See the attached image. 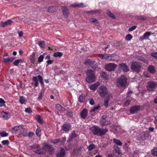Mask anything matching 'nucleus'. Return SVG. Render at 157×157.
I'll return each instance as SVG.
<instances>
[{
  "mask_svg": "<svg viewBox=\"0 0 157 157\" xmlns=\"http://www.w3.org/2000/svg\"><path fill=\"white\" fill-rule=\"evenodd\" d=\"M88 111L86 109H84L80 113L81 117L83 119H86L87 116Z\"/></svg>",
  "mask_w": 157,
  "mask_h": 157,
  "instance_id": "dca6fc26",
  "label": "nucleus"
},
{
  "mask_svg": "<svg viewBox=\"0 0 157 157\" xmlns=\"http://www.w3.org/2000/svg\"><path fill=\"white\" fill-rule=\"evenodd\" d=\"M2 143L3 145H8L9 143V141L7 140L2 141Z\"/></svg>",
  "mask_w": 157,
  "mask_h": 157,
  "instance_id": "3c124183",
  "label": "nucleus"
},
{
  "mask_svg": "<svg viewBox=\"0 0 157 157\" xmlns=\"http://www.w3.org/2000/svg\"><path fill=\"white\" fill-rule=\"evenodd\" d=\"M136 28V26H132L128 29V31L129 32L132 31L134 30Z\"/></svg>",
  "mask_w": 157,
  "mask_h": 157,
  "instance_id": "864d4df0",
  "label": "nucleus"
},
{
  "mask_svg": "<svg viewBox=\"0 0 157 157\" xmlns=\"http://www.w3.org/2000/svg\"><path fill=\"white\" fill-rule=\"evenodd\" d=\"M19 127H21V125L16 126L13 127L10 129V131L12 133H15L16 132L18 131L19 129Z\"/></svg>",
  "mask_w": 157,
  "mask_h": 157,
  "instance_id": "5701e85b",
  "label": "nucleus"
},
{
  "mask_svg": "<svg viewBox=\"0 0 157 157\" xmlns=\"http://www.w3.org/2000/svg\"><path fill=\"white\" fill-rule=\"evenodd\" d=\"M36 134L38 136H40L41 134V129L40 128H37L36 130Z\"/></svg>",
  "mask_w": 157,
  "mask_h": 157,
  "instance_id": "a19ab883",
  "label": "nucleus"
},
{
  "mask_svg": "<svg viewBox=\"0 0 157 157\" xmlns=\"http://www.w3.org/2000/svg\"><path fill=\"white\" fill-rule=\"evenodd\" d=\"M33 150L35 153L39 155L44 154L46 152V150L44 147H42V148H40V145L39 144H33L30 147Z\"/></svg>",
  "mask_w": 157,
  "mask_h": 157,
  "instance_id": "20e7f679",
  "label": "nucleus"
},
{
  "mask_svg": "<svg viewBox=\"0 0 157 157\" xmlns=\"http://www.w3.org/2000/svg\"><path fill=\"white\" fill-rule=\"evenodd\" d=\"M94 62V61H91L90 60H87L85 61L84 63L86 64L89 65L92 67V65L93 64Z\"/></svg>",
  "mask_w": 157,
  "mask_h": 157,
  "instance_id": "72a5a7b5",
  "label": "nucleus"
},
{
  "mask_svg": "<svg viewBox=\"0 0 157 157\" xmlns=\"http://www.w3.org/2000/svg\"><path fill=\"white\" fill-rule=\"evenodd\" d=\"M43 147L47 149L49 154H53L54 153V149L52 145L45 144Z\"/></svg>",
  "mask_w": 157,
  "mask_h": 157,
  "instance_id": "f8f14e48",
  "label": "nucleus"
},
{
  "mask_svg": "<svg viewBox=\"0 0 157 157\" xmlns=\"http://www.w3.org/2000/svg\"><path fill=\"white\" fill-rule=\"evenodd\" d=\"M86 73L87 76L86 80L87 82L90 83L95 81L96 78L93 71L90 69L88 70Z\"/></svg>",
  "mask_w": 157,
  "mask_h": 157,
  "instance_id": "7ed1b4c3",
  "label": "nucleus"
},
{
  "mask_svg": "<svg viewBox=\"0 0 157 157\" xmlns=\"http://www.w3.org/2000/svg\"><path fill=\"white\" fill-rule=\"evenodd\" d=\"M38 79L40 82L41 83L42 85H44L43 82V79L42 77L40 75H38L37 77L34 76L33 77V80L35 82V85L36 87H37L38 85Z\"/></svg>",
  "mask_w": 157,
  "mask_h": 157,
  "instance_id": "1a4fd4ad",
  "label": "nucleus"
},
{
  "mask_svg": "<svg viewBox=\"0 0 157 157\" xmlns=\"http://www.w3.org/2000/svg\"><path fill=\"white\" fill-rule=\"evenodd\" d=\"M76 136V135L75 132V131H73L72 132L71 135L69 136L68 139V140L69 141H71L72 139Z\"/></svg>",
  "mask_w": 157,
  "mask_h": 157,
  "instance_id": "393cba45",
  "label": "nucleus"
},
{
  "mask_svg": "<svg viewBox=\"0 0 157 157\" xmlns=\"http://www.w3.org/2000/svg\"><path fill=\"white\" fill-rule=\"evenodd\" d=\"M112 96V94H109L108 96H107L106 98L105 99V100H107V101H109V99H110V97Z\"/></svg>",
  "mask_w": 157,
  "mask_h": 157,
  "instance_id": "e2e57ef3",
  "label": "nucleus"
},
{
  "mask_svg": "<svg viewBox=\"0 0 157 157\" xmlns=\"http://www.w3.org/2000/svg\"><path fill=\"white\" fill-rule=\"evenodd\" d=\"M19 63L18 59H17L14 61V62L13 63V64L14 65L17 66L19 64Z\"/></svg>",
  "mask_w": 157,
  "mask_h": 157,
  "instance_id": "13d9d810",
  "label": "nucleus"
},
{
  "mask_svg": "<svg viewBox=\"0 0 157 157\" xmlns=\"http://www.w3.org/2000/svg\"><path fill=\"white\" fill-rule=\"evenodd\" d=\"M90 103L91 105H94V100L92 99L91 98L90 101Z\"/></svg>",
  "mask_w": 157,
  "mask_h": 157,
  "instance_id": "69168bd1",
  "label": "nucleus"
},
{
  "mask_svg": "<svg viewBox=\"0 0 157 157\" xmlns=\"http://www.w3.org/2000/svg\"><path fill=\"white\" fill-rule=\"evenodd\" d=\"M56 10L55 7L54 6L50 7L48 9V11L49 13H52Z\"/></svg>",
  "mask_w": 157,
  "mask_h": 157,
  "instance_id": "c9c22d12",
  "label": "nucleus"
},
{
  "mask_svg": "<svg viewBox=\"0 0 157 157\" xmlns=\"http://www.w3.org/2000/svg\"><path fill=\"white\" fill-rule=\"evenodd\" d=\"M63 55L61 52H56L54 53V56L55 57H61Z\"/></svg>",
  "mask_w": 157,
  "mask_h": 157,
  "instance_id": "37998d69",
  "label": "nucleus"
},
{
  "mask_svg": "<svg viewBox=\"0 0 157 157\" xmlns=\"http://www.w3.org/2000/svg\"><path fill=\"white\" fill-rule=\"evenodd\" d=\"M116 56H114L113 55L105 54L101 55L100 57L101 58L104 59H109L110 60L115 61V57Z\"/></svg>",
  "mask_w": 157,
  "mask_h": 157,
  "instance_id": "6e6552de",
  "label": "nucleus"
},
{
  "mask_svg": "<svg viewBox=\"0 0 157 157\" xmlns=\"http://www.w3.org/2000/svg\"><path fill=\"white\" fill-rule=\"evenodd\" d=\"M131 101L129 100H127L125 101L124 103V106H128L131 102Z\"/></svg>",
  "mask_w": 157,
  "mask_h": 157,
  "instance_id": "de8ad7c7",
  "label": "nucleus"
},
{
  "mask_svg": "<svg viewBox=\"0 0 157 157\" xmlns=\"http://www.w3.org/2000/svg\"><path fill=\"white\" fill-rule=\"evenodd\" d=\"M136 58L138 60H140L143 61L144 63L147 64L148 63V61L143 57L140 56H136Z\"/></svg>",
  "mask_w": 157,
  "mask_h": 157,
  "instance_id": "b1692460",
  "label": "nucleus"
},
{
  "mask_svg": "<svg viewBox=\"0 0 157 157\" xmlns=\"http://www.w3.org/2000/svg\"><path fill=\"white\" fill-rule=\"evenodd\" d=\"M39 45L41 48H43L45 46V44L44 41H41L38 42Z\"/></svg>",
  "mask_w": 157,
  "mask_h": 157,
  "instance_id": "58836bf2",
  "label": "nucleus"
},
{
  "mask_svg": "<svg viewBox=\"0 0 157 157\" xmlns=\"http://www.w3.org/2000/svg\"><path fill=\"white\" fill-rule=\"evenodd\" d=\"M132 92L131 90H129L128 91V92L127 93V97H130L131 95V94H132Z\"/></svg>",
  "mask_w": 157,
  "mask_h": 157,
  "instance_id": "4d7b16f0",
  "label": "nucleus"
},
{
  "mask_svg": "<svg viewBox=\"0 0 157 157\" xmlns=\"http://www.w3.org/2000/svg\"><path fill=\"white\" fill-rule=\"evenodd\" d=\"M140 109L139 105H135L130 107L129 110L130 113L131 114H134L139 111Z\"/></svg>",
  "mask_w": 157,
  "mask_h": 157,
  "instance_id": "ddd939ff",
  "label": "nucleus"
},
{
  "mask_svg": "<svg viewBox=\"0 0 157 157\" xmlns=\"http://www.w3.org/2000/svg\"><path fill=\"white\" fill-rule=\"evenodd\" d=\"M132 36L130 34H128L126 36V39L128 40H130L132 38Z\"/></svg>",
  "mask_w": 157,
  "mask_h": 157,
  "instance_id": "49530a36",
  "label": "nucleus"
},
{
  "mask_svg": "<svg viewBox=\"0 0 157 157\" xmlns=\"http://www.w3.org/2000/svg\"><path fill=\"white\" fill-rule=\"evenodd\" d=\"M65 155V150L63 148H61L59 151V152L57 155V157H63Z\"/></svg>",
  "mask_w": 157,
  "mask_h": 157,
  "instance_id": "aec40b11",
  "label": "nucleus"
},
{
  "mask_svg": "<svg viewBox=\"0 0 157 157\" xmlns=\"http://www.w3.org/2000/svg\"><path fill=\"white\" fill-rule=\"evenodd\" d=\"M60 141V139H56L55 140H52L51 141V142L52 143H53L54 144H57L58 142H59Z\"/></svg>",
  "mask_w": 157,
  "mask_h": 157,
  "instance_id": "603ef678",
  "label": "nucleus"
},
{
  "mask_svg": "<svg viewBox=\"0 0 157 157\" xmlns=\"http://www.w3.org/2000/svg\"><path fill=\"white\" fill-rule=\"evenodd\" d=\"M100 85V83L99 82H97L95 83L92 84L90 86V88L91 90H95L98 86Z\"/></svg>",
  "mask_w": 157,
  "mask_h": 157,
  "instance_id": "6ab92c4d",
  "label": "nucleus"
},
{
  "mask_svg": "<svg viewBox=\"0 0 157 157\" xmlns=\"http://www.w3.org/2000/svg\"><path fill=\"white\" fill-rule=\"evenodd\" d=\"M0 136L2 137H6L8 136V134L5 132L3 131L0 133Z\"/></svg>",
  "mask_w": 157,
  "mask_h": 157,
  "instance_id": "a18cd8bd",
  "label": "nucleus"
},
{
  "mask_svg": "<svg viewBox=\"0 0 157 157\" xmlns=\"http://www.w3.org/2000/svg\"><path fill=\"white\" fill-rule=\"evenodd\" d=\"M148 71L151 74H153L155 72V67L153 65H150L148 67Z\"/></svg>",
  "mask_w": 157,
  "mask_h": 157,
  "instance_id": "4be33fe9",
  "label": "nucleus"
},
{
  "mask_svg": "<svg viewBox=\"0 0 157 157\" xmlns=\"http://www.w3.org/2000/svg\"><path fill=\"white\" fill-rule=\"evenodd\" d=\"M61 9L63 13L64 16L66 17H67L69 14V12L67 8L65 6H63Z\"/></svg>",
  "mask_w": 157,
  "mask_h": 157,
  "instance_id": "a211bd4d",
  "label": "nucleus"
},
{
  "mask_svg": "<svg viewBox=\"0 0 157 157\" xmlns=\"http://www.w3.org/2000/svg\"><path fill=\"white\" fill-rule=\"evenodd\" d=\"M137 19L138 20H146V18L142 16H138L137 18Z\"/></svg>",
  "mask_w": 157,
  "mask_h": 157,
  "instance_id": "052dcab7",
  "label": "nucleus"
},
{
  "mask_svg": "<svg viewBox=\"0 0 157 157\" xmlns=\"http://www.w3.org/2000/svg\"><path fill=\"white\" fill-rule=\"evenodd\" d=\"M43 95L42 94V93L41 92H40L39 94V97H38L37 99L39 100H40L42 99V97H43Z\"/></svg>",
  "mask_w": 157,
  "mask_h": 157,
  "instance_id": "bf43d9fd",
  "label": "nucleus"
},
{
  "mask_svg": "<svg viewBox=\"0 0 157 157\" xmlns=\"http://www.w3.org/2000/svg\"><path fill=\"white\" fill-rule=\"evenodd\" d=\"M151 35V32H147L145 33L143 35V39H147L148 38V37Z\"/></svg>",
  "mask_w": 157,
  "mask_h": 157,
  "instance_id": "c756f323",
  "label": "nucleus"
},
{
  "mask_svg": "<svg viewBox=\"0 0 157 157\" xmlns=\"http://www.w3.org/2000/svg\"><path fill=\"white\" fill-rule=\"evenodd\" d=\"M44 58V56L43 55L40 56L38 59V61L39 62H41L43 61Z\"/></svg>",
  "mask_w": 157,
  "mask_h": 157,
  "instance_id": "09e8293b",
  "label": "nucleus"
},
{
  "mask_svg": "<svg viewBox=\"0 0 157 157\" xmlns=\"http://www.w3.org/2000/svg\"><path fill=\"white\" fill-rule=\"evenodd\" d=\"M131 69L133 71L139 73L142 67V64L140 62L136 61H132L131 66Z\"/></svg>",
  "mask_w": 157,
  "mask_h": 157,
  "instance_id": "39448f33",
  "label": "nucleus"
},
{
  "mask_svg": "<svg viewBox=\"0 0 157 157\" xmlns=\"http://www.w3.org/2000/svg\"><path fill=\"white\" fill-rule=\"evenodd\" d=\"M94 14L95 13H101L102 12V10H94Z\"/></svg>",
  "mask_w": 157,
  "mask_h": 157,
  "instance_id": "6e6d98bb",
  "label": "nucleus"
},
{
  "mask_svg": "<svg viewBox=\"0 0 157 157\" xmlns=\"http://www.w3.org/2000/svg\"><path fill=\"white\" fill-rule=\"evenodd\" d=\"M35 54L33 52L31 55L29 57V59L32 63H34L35 60Z\"/></svg>",
  "mask_w": 157,
  "mask_h": 157,
  "instance_id": "7c9ffc66",
  "label": "nucleus"
},
{
  "mask_svg": "<svg viewBox=\"0 0 157 157\" xmlns=\"http://www.w3.org/2000/svg\"><path fill=\"white\" fill-rule=\"evenodd\" d=\"M151 55L154 57L157 58V52L152 53Z\"/></svg>",
  "mask_w": 157,
  "mask_h": 157,
  "instance_id": "0e129e2a",
  "label": "nucleus"
},
{
  "mask_svg": "<svg viewBox=\"0 0 157 157\" xmlns=\"http://www.w3.org/2000/svg\"><path fill=\"white\" fill-rule=\"evenodd\" d=\"M127 79L124 75L117 78L116 82V86L119 87H121L124 89L127 83Z\"/></svg>",
  "mask_w": 157,
  "mask_h": 157,
  "instance_id": "f03ea898",
  "label": "nucleus"
},
{
  "mask_svg": "<svg viewBox=\"0 0 157 157\" xmlns=\"http://www.w3.org/2000/svg\"><path fill=\"white\" fill-rule=\"evenodd\" d=\"M95 145L94 144H90L88 147V149L89 151H91L93 149L95 148Z\"/></svg>",
  "mask_w": 157,
  "mask_h": 157,
  "instance_id": "c03bdc74",
  "label": "nucleus"
},
{
  "mask_svg": "<svg viewBox=\"0 0 157 157\" xmlns=\"http://www.w3.org/2000/svg\"><path fill=\"white\" fill-rule=\"evenodd\" d=\"M108 101L107 100L104 101V105L105 107H107L108 105Z\"/></svg>",
  "mask_w": 157,
  "mask_h": 157,
  "instance_id": "774afa93",
  "label": "nucleus"
},
{
  "mask_svg": "<svg viewBox=\"0 0 157 157\" xmlns=\"http://www.w3.org/2000/svg\"><path fill=\"white\" fill-rule=\"evenodd\" d=\"M100 123L102 126H105L109 124L110 123L108 121H105V120H102L101 119L100 120Z\"/></svg>",
  "mask_w": 157,
  "mask_h": 157,
  "instance_id": "a878e982",
  "label": "nucleus"
},
{
  "mask_svg": "<svg viewBox=\"0 0 157 157\" xmlns=\"http://www.w3.org/2000/svg\"><path fill=\"white\" fill-rule=\"evenodd\" d=\"M71 128L70 125L68 123H64L62 126V129L63 130L67 132L69 131Z\"/></svg>",
  "mask_w": 157,
  "mask_h": 157,
  "instance_id": "2eb2a0df",
  "label": "nucleus"
},
{
  "mask_svg": "<svg viewBox=\"0 0 157 157\" xmlns=\"http://www.w3.org/2000/svg\"><path fill=\"white\" fill-rule=\"evenodd\" d=\"M18 34L20 37H21L23 35V33L22 31H18Z\"/></svg>",
  "mask_w": 157,
  "mask_h": 157,
  "instance_id": "338daca9",
  "label": "nucleus"
},
{
  "mask_svg": "<svg viewBox=\"0 0 157 157\" xmlns=\"http://www.w3.org/2000/svg\"><path fill=\"white\" fill-rule=\"evenodd\" d=\"M2 113L4 114L3 116V117L5 119L7 120L10 117V113L4 111H2Z\"/></svg>",
  "mask_w": 157,
  "mask_h": 157,
  "instance_id": "bb28decb",
  "label": "nucleus"
},
{
  "mask_svg": "<svg viewBox=\"0 0 157 157\" xmlns=\"http://www.w3.org/2000/svg\"><path fill=\"white\" fill-rule=\"evenodd\" d=\"M85 98V95L84 94L81 95L79 98V101L80 102H83L84 101Z\"/></svg>",
  "mask_w": 157,
  "mask_h": 157,
  "instance_id": "e433bc0d",
  "label": "nucleus"
},
{
  "mask_svg": "<svg viewBox=\"0 0 157 157\" xmlns=\"http://www.w3.org/2000/svg\"><path fill=\"white\" fill-rule=\"evenodd\" d=\"M116 64L113 63H109L105 65V68L106 70L111 71L114 70L117 67Z\"/></svg>",
  "mask_w": 157,
  "mask_h": 157,
  "instance_id": "9d476101",
  "label": "nucleus"
},
{
  "mask_svg": "<svg viewBox=\"0 0 157 157\" xmlns=\"http://www.w3.org/2000/svg\"><path fill=\"white\" fill-rule=\"evenodd\" d=\"M101 76L107 80L108 78V76L106 73L102 72L101 73Z\"/></svg>",
  "mask_w": 157,
  "mask_h": 157,
  "instance_id": "4c0bfd02",
  "label": "nucleus"
},
{
  "mask_svg": "<svg viewBox=\"0 0 157 157\" xmlns=\"http://www.w3.org/2000/svg\"><path fill=\"white\" fill-rule=\"evenodd\" d=\"M21 128V133L22 134L23 136H26L27 135L26 132L25 128Z\"/></svg>",
  "mask_w": 157,
  "mask_h": 157,
  "instance_id": "79ce46f5",
  "label": "nucleus"
},
{
  "mask_svg": "<svg viewBox=\"0 0 157 157\" xmlns=\"http://www.w3.org/2000/svg\"><path fill=\"white\" fill-rule=\"evenodd\" d=\"M56 108L59 111H63L65 110L64 108L59 104H57L56 105Z\"/></svg>",
  "mask_w": 157,
  "mask_h": 157,
  "instance_id": "2f4dec72",
  "label": "nucleus"
},
{
  "mask_svg": "<svg viewBox=\"0 0 157 157\" xmlns=\"http://www.w3.org/2000/svg\"><path fill=\"white\" fill-rule=\"evenodd\" d=\"M113 141L117 145L119 146H121L122 145V142L119 140L116 139H113Z\"/></svg>",
  "mask_w": 157,
  "mask_h": 157,
  "instance_id": "f704fd0d",
  "label": "nucleus"
},
{
  "mask_svg": "<svg viewBox=\"0 0 157 157\" xmlns=\"http://www.w3.org/2000/svg\"><path fill=\"white\" fill-rule=\"evenodd\" d=\"M108 92L107 88L104 86H102L99 87L98 93L100 96L104 97L107 94Z\"/></svg>",
  "mask_w": 157,
  "mask_h": 157,
  "instance_id": "0eeeda50",
  "label": "nucleus"
},
{
  "mask_svg": "<svg viewBox=\"0 0 157 157\" xmlns=\"http://www.w3.org/2000/svg\"><path fill=\"white\" fill-rule=\"evenodd\" d=\"M35 118L38 121L40 124L42 123V120L41 119L40 116L39 115H36Z\"/></svg>",
  "mask_w": 157,
  "mask_h": 157,
  "instance_id": "ea45409f",
  "label": "nucleus"
},
{
  "mask_svg": "<svg viewBox=\"0 0 157 157\" xmlns=\"http://www.w3.org/2000/svg\"><path fill=\"white\" fill-rule=\"evenodd\" d=\"M119 68L120 70H122L124 72H127L129 70L128 65L124 63L119 64Z\"/></svg>",
  "mask_w": 157,
  "mask_h": 157,
  "instance_id": "9b49d317",
  "label": "nucleus"
},
{
  "mask_svg": "<svg viewBox=\"0 0 157 157\" xmlns=\"http://www.w3.org/2000/svg\"><path fill=\"white\" fill-rule=\"evenodd\" d=\"M25 111L28 113H31L32 112V110L31 108L30 107H28L26 108L25 110Z\"/></svg>",
  "mask_w": 157,
  "mask_h": 157,
  "instance_id": "8fccbe9b",
  "label": "nucleus"
},
{
  "mask_svg": "<svg viewBox=\"0 0 157 157\" xmlns=\"http://www.w3.org/2000/svg\"><path fill=\"white\" fill-rule=\"evenodd\" d=\"M149 137V134L147 132H143L139 135V137L141 140H146Z\"/></svg>",
  "mask_w": 157,
  "mask_h": 157,
  "instance_id": "4468645a",
  "label": "nucleus"
},
{
  "mask_svg": "<svg viewBox=\"0 0 157 157\" xmlns=\"http://www.w3.org/2000/svg\"><path fill=\"white\" fill-rule=\"evenodd\" d=\"M99 107V106H96V107H94V109H92L90 111V112H96L97 110H98Z\"/></svg>",
  "mask_w": 157,
  "mask_h": 157,
  "instance_id": "5fc2aeb1",
  "label": "nucleus"
},
{
  "mask_svg": "<svg viewBox=\"0 0 157 157\" xmlns=\"http://www.w3.org/2000/svg\"><path fill=\"white\" fill-rule=\"evenodd\" d=\"M157 86V83L156 82L149 81L147 83L146 87L148 91L151 92L154 91Z\"/></svg>",
  "mask_w": 157,
  "mask_h": 157,
  "instance_id": "423d86ee",
  "label": "nucleus"
},
{
  "mask_svg": "<svg viewBox=\"0 0 157 157\" xmlns=\"http://www.w3.org/2000/svg\"><path fill=\"white\" fill-rule=\"evenodd\" d=\"M53 62V61L52 60H48L47 61V64L46 65V67H47L49 64H52Z\"/></svg>",
  "mask_w": 157,
  "mask_h": 157,
  "instance_id": "680f3d73",
  "label": "nucleus"
},
{
  "mask_svg": "<svg viewBox=\"0 0 157 157\" xmlns=\"http://www.w3.org/2000/svg\"><path fill=\"white\" fill-rule=\"evenodd\" d=\"M90 130L94 135L98 136H102L108 131L107 128H101L96 125L93 126L90 128Z\"/></svg>",
  "mask_w": 157,
  "mask_h": 157,
  "instance_id": "f257e3e1",
  "label": "nucleus"
},
{
  "mask_svg": "<svg viewBox=\"0 0 157 157\" xmlns=\"http://www.w3.org/2000/svg\"><path fill=\"white\" fill-rule=\"evenodd\" d=\"M151 154L153 156L157 157V147L154 148L151 150Z\"/></svg>",
  "mask_w": 157,
  "mask_h": 157,
  "instance_id": "cd10ccee",
  "label": "nucleus"
},
{
  "mask_svg": "<svg viewBox=\"0 0 157 157\" xmlns=\"http://www.w3.org/2000/svg\"><path fill=\"white\" fill-rule=\"evenodd\" d=\"M13 22V21L11 20H8L5 22L1 21V24L2 27H4L11 25Z\"/></svg>",
  "mask_w": 157,
  "mask_h": 157,
  "instance_id": "f3484780",
  "label": "nucleus"
},
{
  "mask_svg": "<svg viewBox=\"0 0 157 157\" xmlns=\"http://www.w3.org/2000/svg\"><path fill=\"white\" fill-rule=\"evenodd\" d=\"M15 59V58L13 57L7 59L3 58L2 61L3 62L5 63H10L12 62Z\"/></svg>",
  "mask_w": 157,
  "mask_h": 157,
  "instance_id": "412c9836",
  "label": "nucleus"
},
{
  "mask_svg": "<svg viewBox=\"0 0 157 157\" xmlns=\"http://www.w3.org/2000/svg\"><path fill=\"white\" fill-rule=\"evenodd\" d=\"M71 6L74 7H78L79 8H82L84 7L83 5V3H81L79 4L77 3H74L71 5Z\"/></svg>",
  "mask_w": 157,
  "mask_h": 157,
  "instance_id": "c85d7f7f",
  "label": "nucleus"
},
{
  "mask_svg": "<svg viewBox=\"0 0 157 157\" xmlns=\"http://www.w3.org/2000/svg\"><path fill=\"white\" fill-rule=\"evenodd\" d=\"M19 101L21 104H25L27 101L23 96H21L20 97Z\"/></svg>",
  "mask_w": 157,
  "mask_h": 157,
  "instance_id": "473e14b6",
  "label": "nucleus"
}]
</instances>
